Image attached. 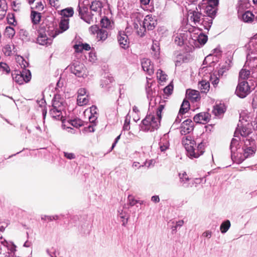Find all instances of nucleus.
Returning <instances> with one entry per match:
<instances>
[{
	"mask_svg": "<svg viewBox=\"0 0 257 257\" xmlns=\"http://www.w3.org/2000/svg\"><path fill=\"white\" fill-rule=\"evenodd\" d=\"M161 119L154 114L147 115L140 125L141 130L144 132H153L159 128Z\"/></svg>",
	"mask_w": 257,
	"mask_h": 257,
	"instance_id": "nucleus-3",
	"label": "nucleus"
},
{
	"mask_svg": "<svg viewBox=\"0 0 257 257\" xmlns=\"http://www.w3.org/2000/svg\"><path fill=\"white\" fill-rule=\"evenodd\" d=\"M118 212L119 217L122 219V225L125 226L127 223L128 220V218L126 217V213L123 212L122 210H118Z\"/></svg>",
	"mask_w": 257,
	"mask_h": 257,
	"instance_id": "nucleus-38",
	"label": "nucleus"
},
{
	"mask_svg": "<svg viewBox=\"0 0 257 257\" xmlns=\"http://www.w3.org/2000/svg\"><path fill=\"white\" fill-rule=\"evenodd\" d=\"M5 34L8 38L12 39L15 35V31L11 27H7L5 29Z\"/></svg>",
	"mask_w": 257,
	"mask_h": 257,
	"instance_id": "nucleus-39",
	"label": "nucleus"
},
{
	"mask_svg": "<svg viewBox=\"0 0 257 257\" xmlns=\"http://www.w3.org/2000/svg\"><path fill=\"white\" fill-rule=\"evenodd\" d=\"M17 59L18 61L19 62L21 68H24V70L25 69V68L28 66V62L26 61H25L22 57L18 56Z\"/></svg>",
	"mask_w": 257,
	"mask_h": 257,
	"instance_id": "nucleus-50",
	"label": "nucleus"
},
{
	"mask_svg": "<svg viewBox=\"0 0 257 257\" xmlns=\"http://www.w3.org/2000/svg\"><path fill=\"white\" fill-rule=\"evenodd\" d=\"M241 151H242L243 153L245 155L246 158H247V157L254 154L255 151V147H248L247 148H242Z\"/></svg>",
	"mask_w": 257,
	"mask_h": 257,
	"instance_id": "nucleus-32",
	"label": "nucleus"
},
{
	"mask_svg": "<svg viewBox=\"0 0 257 257\" xmlns=\"http://www.w3.org/2000/svg\"><path fill=\"white\" fill-rule=\"evenodd\" d=\"M151 49L154 52V55L155 57H157L159 55L160 48L157 41L153 42Z\"/></svg>",
	"mask_w": 257,
	"mask_h": 257,
	"instance_id": "nucleus-44",
	"label": "nucleus"
},
{
	"mask_svg": "<svg viewBox=\"0 0 257 257\" xmlns=\"http://www.w3.org/2000/svg\"><path fill=\"white\" fill-rule=\"evenodd\" d=\"M143 18V16L139 13H134L131 16L132 25L137 33L138 30H140L141 27L143 26L141 23Z\"/></svg>",
	"mask_w": 257,
	"mask_h": 257,
	"instance_id": "nucleus-14",
	"label": "nucleus"
},
{
	"mask_svg": "<svg viewBox=\"0 0 257 257\" xmlns=\"http://www.w3.org/2000/svg\"><path fill=\"white\" fill-rule=\"evenodd\" d=\"M175 42L178 45L181 46L183 44V39L180 35H177L175 37Z\"/></svg>",
	"mask_w": 257,
	"mask_h": 257,
	"instance_id": "nucleus-58",
	"label": "nucleus"
},
{
	"mask_svg": "<svg viewBox=\"0 0 257 257\" xmlns=\"http://www.w3.org/2000/svg\"><path fill=\"white\" fill-rule=\"evenodd\" d=\"M198 88L200 89L201 92L206 93L209 90L210 84L209 82L206 80H202L198 83Z\"/></svg>",
	"mask_w": 257,
	"mask_h": 257,
	"instance_id": "nucleus-28",
	"label": "nucleus"
},
{
	"mask_svg": "<svg viewBox=\"0 0 257 257\" xmlns=\"http://www.w3.org/2000/svg\"><path fill=\"white\" fill-rule=\"evenodd\" d=\"M100 25L102 28H108L110 26L111 22L107 18L104 17L100 21Z\"/></svg>",
	"mask_w": 257,
	"mask_h": 257,
	"instance_id": "nucleus-45",
	"label": "nucleus"
},
{
	"mask_svg": "<svg viewBox=\"0 0 257 257\" xmlns=\"http://www.w3.org/2000/svg\"><path fill=\"white\" fill-rule=\"evenodd\" d=\"M49 5L57 9L60 6V2L59 0H49Z\"/></svg>",
	"mask_w": 257,
	"mask_h": 257,
	"instance_id": "nucleus-59",
	"label": "nucleus"
},
{
	"mask_svg": "<svg viewBox=\"0 0 257 257\" xmlns=\"http://www.w3.org/2000/svg\"><path fill=\"white\" fill-rule=\"evenodd\" d=\"M63 119L64 122V124H65V125L63 126L62 124V126L64 128H65V127L68 128H70V126H69L70 125L76 127H78L84 125L83 121L80 119H75L67 121H65V119L64 118ZM61 123H62V122Z\"/></svg>",
	"mask_w": 257,
	"mask_h": 257,
	"instance_id": "nucleus-21",
	"label": "nucleus"
},
{
	"mask_svg": "<svg viewBox=\"0 0 257 257\" xmlns=\"http://www.w3.org/2000/svg\"><path fill=\"white\" fill-rule=\"evenodd\" d=\"M1 243L4 246H6L9 250L10 257H15V252L17 251L16 245L13 242H8L6 240L1 241Z\"/></svg>",
	"mask_w": 257,
	"mask_h": 257,
	"instance_id": "nucleus-20",
	"label": "nucleus"
},
{
	"mask_svg": "<svg viewBox=\"0 0 257 257\" xmlns=\"http://www.w3.org/2000/svg\"><path fill=\"white\" fill-rule=\"evenodd\" d=\"M143 70L151 76L154 72V66L151 60L148 58H143L141 61Z\"/></svg>",
	"mask_w": 257,
	"mask_h": 257,
	"instance_id": "nucleus-16",
	"label": "nucleus"
},
{
	"mask_svg": "<svg viewBox=\"0 0 257 257\" xmlns=\"http://www.w3.org/2000/svg\"><path fill=\"white\" fill-rule=\"evenodd\" d=\"M47 32L45 25L42 24L39 30V36L37 38V42L40 45H45L47 44L48 37L46 34Z\"/></svg>",
	"mask_w": 257,
	"mask_h": 257,
	"instance_id": "nucleus-13",
	"label": "nucleus"
},
{
	"mask_svg": "<svg viewBox=\"0 0 257 257\" xmlns=\"http://www.w3.org/2000/svg\"><path fill=\"white\" fill-rule=\"evenodd\" d=\"M117 40L120 47L124 49L129 47L130 41L128 36L124 32H119L117 36Z\"/></svg>",
	"mask_w": 257,
	"mask_h": 257,
	"instance_id": "nucleus-15",
	"label": "nucleus"
},
{
	"mask_svg": "<svg viewBox=\"0 0 257 257\" xmlns=\"http://www.w3.org/2000/svg\"><path fill=\"white\" fill-rule=\"evenodd\" d=\"M157 25V20L155 17L152 15L146 16L143 23V26L141 27L140 30H138V34L142 37L145 35L146 29L152 30Z\"/></svg>",
	"mask_w": 257,
	"mask_h": 257,
	"instance_id": "nucleus-5",
	"label": "nucleus"
},
{
	"mask_svg": "<svg viewBox=\"0 0 257 257\" xmlns=\"http://www.w3.org/2000/svg\"><path fill=\"white\" fill-rule=\"evenodd\" d=\"M180 182L183 183V185L185 187H188L186 185L188 181H189V177L186 172H184L182 173H179V174Z\"/></svg>",
	"mask_w": 257,
	"mask_h": 257,
	"instance_id": "nucleus-36",
	"label": "nucleus"
},
{
	"mask_svg": "<svg viewBox=\"0 0 257 257\" xmlns=\"http://www.w3.org/2000/svg\"><path fill=\"white\" fill-rule=\"evenodd\" d=\"M245 65L246 66H248L250 68H253L255 67V66L257 65V59L255 58H254L252 60V61L251 60H249L248 57H247V60L245 62Z\"/></svg>",
	"mask_w": 257,
	"mask_h": 257,
	"instance_id": "nucleus-49",
	"label": "nucleus"
},
{
	"mask_svg": "<svg viewBox=\"0 0 257 257\" xmlns=\"http://www.w3.org/2000/svg\"><path fill=\"white\" fill-rule=\"evenodd\" d=\"M173 90V86L171 84L168 85L164 89V92L165 94L167 95H170L172 93Z\"/></svg>",
	"mask_w": 257,
	"mask_h": 257,
	"instance_id": "nucleus-53",
	"label": "nucleus"
},
{
	"mask_svg": "<svg viewBox=\"0 0 257 257\" xmlns=\"http://www.w3.org/2000/svg\"><path fill=\"white\" fill-rule=\"evenodd\" d=\"M7 6L4 0H0V19H2L6 14Z\"/></svg>",
	"mask_w": 257,
	"mask_h": 257,
	"instance_id": "nucleus-37",
	"label": "nucleus"
},
{
	"mask_svg": "<svg viewBox=\"0 0 257 257\" xmlns=\"http://www.w3.org/2000/svg\"><path fill=\"white\" fill-rule=\"evenodd\" d=\"M225 107L223 104H216L214 106L213 113L216 116H220L224 113Z\"/></svg>",
	"mask_w": 257,
	"mask_h": 257,
	"instance_id": "nucleus-25",
	"label": "nucleus"
},
{
	"mask_svg": "<svg viewBox=\"0 0 257 257\" xmlns=\"http://www.w3.org/2000/svg\"><path fill=\"white\" fill-rule=\"evenodd\" d=\"M41 15L40 13L32 10L31 14V19L33 24H38L41 20Z\"/></svg>",
	"mask_w": 257,
	"mask_h": 257,
	"instance_id": "nucleus-29",
	"label": "nucleus"
},
{
	"mask_svg": "<svg viewBox=\"0 0 257 257\" xmlns=\"http://www.w3.org/2000/svg\"><path fill=\"white\" fill-rule=\"evenodd\" d=\"M218 4V0H202L200 4L201 10H204V12L210 18L213 19L216 15V7Z\"/></svg>",
	"mask_w": 257,
	"mask_h": 257,
	"instance_id": "nucleus-4",
	"label": "nucleus"
},
{
	"mask_svg": "<svg viewBox=\"0 0 257 257\" xmlns=\"http://www.w3.org/2000/svg\"><path fill=\"white\" fill-rule=\"evenodd\" d=\"M64 155L69 160L73 159L75 158V154L72 153L64 152Z\"/></svg>",
	"mask_w": 257,
	"mask_h": 257,
	"instance_id": "nucleus-61",
	"label": "nucleus"
},
{
	"mask_svg": "<svg viewBox=\"0 0 257 257\" xmlns=\"http://www.w3.org/2000/svg\"><path fill=\"white\" fill-rule=\"evenodd\" d=\"M13 80L19 84H23L24 82H28L31 79V73L29 70H23L22 72L16 71L12 73Z\"/></svg>",
	"mask_w": 257,
	"mask_h": 257,
	"instance_id": "nucleus-7",
	"label": "nucleus"
},
{
	"mask_svg": "<svg viewBox=\"0 0 257 257\" xmlns=\"http://www.w3.org/2000/svg\"><path fill=\"white\" fill-rule=\"evenodd\" d=\"M183 114H184L179 112V113H178L175 121L174 122V123L172 125V127H174V128H175L177 126V125L179 124V123L181 122V121L183 118Z\"/></svg>",
	"mask_w": 257,
	"mask_h": 257,
	"instance_id": "nucleus-51",
	"label": "nucleus"
},
{
	"mask_svg": "<svg viewBox=\"0 0 257 257\" xmlns=\"http://www.w3.org/2000/svg\"><path fill=\"white\" fill-rule=\"evenodd\" d=\"M12 47H14V45H7L3 48V52L5 55L10 56L12 54Z\"/></svg>",
	"mask_w": 257,
	"mask_h": 257,
	"instance_id": "nucleus-48",
	"label": "nucleus"
},
{
	"mask_svg": "<svg viewBox=\"0 0 257 257\" xmlns=\"http://www.w3.org/2000/svg\"><path fill=\"white\" fill-rule=\"evenodd\" d=\"M74 11L71 7L67 8L61 11V15L66 18L72 17Z\"/></svg>",
	"mask_w": 257,
	"mask_h": 257,
	"instance_id": "nucleus-34",
	"label": "nucleus"
},
{
	"mask_svg": "<svg viewBox=\"0 0 257 257\" xmlns=\"http://www.w3.org/2000/svg\"><path fill=\"white\" fill-rule=\"evenodd\" d=\"M247 125H248L249 123L243 124V122L240 119L234 132V136L238 137L240 135L242 137H247L251 133V129Z\"/></svg>",
	"mask_w": 257,
	"mask_h": 257,
	"instance_id": "nucleus-10",
	"label": "nucleus"
},
{
	"mask_svg": "<svg viewBox=\"0 0 257 257\" xmlns=\"http://www.w3.org/2000/svg\"><path fill=\"white\" fill-rule=\"evenodd\" d=\"M96 37L98 40L104 41L107 38V32L104 29H100Z\"/></svg>",
	"mask_w": 257,
	"mask_h": 257,
	"instance_id": "nucleus-35",
	"label": "nucleus"
},
{
	"mask_svg": "<svg viewBox=\"0 0 257 257\" xmlns=\"http://www.w3.org/2000/svg\"><path fill=\"white\" fill-rule=\"evenodd\" d=\"M193 129V122L191 119H187L182 123L180 127V133L182 135H185L191 133Z\"/></svg>",
	"mask_w": 257,
	"mask_h": 257,
	"instance_id": "nucleus-12",
	"label": "nucleus"
},
{
	"mask_svg": "<svg viewBox=\"0 0 257 257\" xmlns=\"http://www.w3.org/2000/svg\"><path fill=\"white\" fill-rule=\"evenodd\" d=\"M238 145V141L236 139H232L230 143L231 152H234L237 151V146Z\"/></svg>",
	"mask_w": 257,
	"mask_h": 257,
	"instance_id": "nucleus-43",
	"label": "nucleus"
},
{
	"mask_svg": "<svg viewBox=\"0 0 257 257\" xmlns=\"http://www.w3.org/2000/svg\"><path fill=\"white\" fill-rule=\"evenodd\" d=\"M70 70L71 73L77 77L85 78L87 76L86 68L83 64L78 62L73 63L70 66Z\"/></svg>",
	"mask_w": 257,
	"mask_h": 257,
	"instance_id": "nucleus-9",
	"label": "nucleus"
},
{
	"mask_svg": "<svg viewBox=\"0 0 257 257\" xmlns=\"http://www.w3.org/2000/svg\"><path fill=\"white\" fill-rule=\"evenodd\" d=\"M83 113L85 117L88 118L90 123H95L98 117L97 108L95 106L92 105L89 109H85Z\"/></svg>",
	"mask_w": 257,
	"mask_h": 257,
	"instance_id": "nucleus-11",
	"label": "nucleus"
},
{
	"mask_svg": "<svg viewBox=\"0 0 257 257\" xmlns=\"http://www.w3.org/2000/svg\"><path fill=\"white\" fill-rule=\"evenodd\" d=\"M211 80L212 81V85L214 87H216L217 85V84H218L219 81V79L215 76H214V77L211 76Z\"/></svg>",
	"mask_w": 257,
	"mask_h": 257,
	"instance_id": "nucleus-64",
	"label": "nucleus"
},
{
	"mask_svg": "<svg viewBox=\"0 0 257 257\" xmlns=\"http://www.w3.org/2000/svg\"><path fill=\"white\" fill-rule=\"evenodd\" d=\"M243 141L244 143V145L243 148H247L248 147H255V141L254 140L246 138L245 139L243 140Z\"/></svg>",
	"mask_w": 257,
	"mask_h": 257,
	"instance_id": "nucleus-42",
	"label": "nucleus"
},
{
	"mask_svg": "<svg viewBox=\"0 0 257 257\" xmlns=\"http://www.w3.org/2000/svg\"><path fill=\"white\" fill-rule=\"evenodd\" d=\"M63 99L58 94H56L52 101V108L50 109L49 113L52 118L60 120L63 126L64 119L62 115L61 110L63 108Z\"/></svg>",
	"mask_w": 257,
	"mask_h": 257,
	"instance_id": "nucleus-2",
	"label": "nucleus"
},
{
	"mask_svg": "<svg viewBox=\"0 0 257 257\" xmlns=\"http://www.w3.org/2000/svg\"><path fill=\"white\" fill-rule=\"evenodd\" d=\"M164 108V106L163 104L159 105V106H158V107L157 108L156 113L154 114L156 116H157L158 117L159 116V118L161 119V117H162L161 113H162V111Z\"/></svg>",
	"mask_w": 257,
	"mask_h": 257,
	"instance_id": "nucleus-56",
	"label": "nucleus"
},
{
	"mask_svg": "<svg viewBox=\"0 0 257 257\" xmlns=\"http://www.w3.org/2000/svg\"><path fill=\"white\" fill-rule=\"evenodd\" d=\"M128 203L131 206H134L138 203V201L136 200L133 196L129 195L128 197Z\"/></svg>",
	"mask_w": 257,
	"mask_h": 257,
	"instance_id": "nucleus-60",
	"label": "nucleus"
},
{
	"mask_svg": "<svg viewBox=\"0 0 257 257\" xmlns=\"http://www.w3.org/2000/svg\"><path fill=\"white\" fill-rule=\"evenodd\" d=\"M212 19L206 16H203L202 18V20L200 22V24L206 30H209L211 26L212 23Z\"/></svg>",
	"mask_w": 257,
	"mask_h": 257,
	"instance_id": "nucleus-26",
	"label": "nucleus"
},
{
	"mask_svg": "<svg viewBox=\"0 0 257 257\" xmlns=\"http://www.w3.org/2000/svg\"><path fill=\"white\" fill-rule=\"evenodd\" d=\"M168 138L169 136L167 134H165L163 137L161 138L159 143V147L161 152H165L169 149L170 144Z\"/></svg>",
	"mask_w": 257,
	"mask_h": 257,
	"instance_id": "nucleus-22",
	"label": "nucleus"
},
{
	"mask_svg": "<svg viewBox=\"0 0 257 257\" xmlns=\"http://www.w3.org/2000/svg\"><path fill=\"white\" fill-rule=\"evenodd\" d=\"M184 224V221L182 220L176 222V225L172 227L173 231H176L178 227L182 226Z\"/></svg>",
	"mask_w": 257,
	"mask_h": 257,
	"instance_id": "nucleus-62",
	"label": "nucleus"
},
{
	"mask_svg": "<svg viewBox=\"0 0 257 257\" xmlns=\"http://www.w3.org/2000/svg\"><path fill=\"white\" fill-rule=\"evenodd\" d=\"M231 224L229 220L223 221L220 225V230L222 233H226L230 227Z\"/></svg>",
	"mask_w": 257,
	"mask_h": 257,
	"instance_id": "nucleus-33",
	"label": "nucleus"
},
{
	"mask_svg": "<svg viewBox=\"0 0 257 257\" xmlns=\"http://www.w3.org/2000/svg\"><path fill=\"white\" fill-rule=\"evenodd\" d=\"M210 114L207 112H201L195 115L194 120L196 123H206L210 119Z\"/></svg>",
	"mask_w": 257,
	"mask_h": 257,
	"instance_id": "nucleus-18",
	"label": "nucleus"
},
{
	"mask_svg": "<svg viewBox=\"0 0 257 257\" xmlns=\"http://www.w3.org/2000/svg\"><path fill=\"white\" fill-rule=\"evenodd\" d=\"M182 142L187 152V155L190 158H198L204 152L205 143L202 142L196 147V142L190 136L184 137Z\"/></svg>",
	"mask_w": 257,
	"mask_h": 257,
	"instance_id": "nucleus-1",
	"label": "nucleus"
},
{
	"mask_svg": "<svg viewBox=\"0 0 257 257\" xmlns=\"http://www.w3.org/2000/svg\"><path fill=\"white\" fill-rule=\"evenodd\" d=\"M251 91L250 87L248 82L244 80H239L238 84L236 87L235 93L240 98H244Z\"/></svg>",
	"mask_w": 257,
	"mask_h": 257,
	"instance_id": "nucleus-8",
	"label": "nucleus"
},
{
	"mask_svg": "<svg viewBox=\"0 0 257 257\" xmlns=\"http://www.w3.org/2000/svg\"><path fill=\"white\" fill-rule=\"evenodd\" d=\"M186 95L188 99L192 101H197L199 99V93L195 90L188 89Z\"/></svg>",
	"mask_w": 257,
	"mask_h": 257,
	"instance_id": "nucleus-24",
	"label": "nucleus"
},
{
	"mask_svg": "<svg viewBox=\"0 0 257 257\" xmlns=\"http://www.w3.org/2000/svg\"><path fill=\"white\" fill-rule=\"evenodd\" d=\"M8 22L9 24L13 25H15L16 22L15 19V17L13 14L9 15L8 16Z\"/></svg>",
	"mask_w": 257,
	"mask_h": 257,
	"instance_id": "nucleus-57",
	"label": "nucleus"
},
{
	"mask_svg": "<svg viewBox=\"0 0 257 257\" xmlns=\"http://www.w3.org/2000/svg\"><path fill=\"white\" fill-rule=\"evenodd\" d=\"M0 68L3 71L6 72L7 73H9L10 71L9 66L5 63H0Z\"/></svg>",
	"mask_w": 257,
	"mask_h": 257,
	"instance_id": "nucleus-55",
	"label": "nucleus"
},
{
	"mask_svg": "<svg viewBox=\"0 0 257 257\" xmlns=\"http://www.w3.org/2000/svg\"><path fill=\"white\" fill-rule=\"evenodd\" d=\"M195 41V45L196 47H200L204 45L207 41V36L202 34L201 33L197 36L195 39H193Z\"/></svg>",
	"mask_w": 257,
	"mask_h": 257,
	"instance_id": "nucleus-23",
	"label": "nucleus"
},
{
	"mask_svg": "<svg viewBox=\"0 0 257 257\" xmlns=\"http://www.w3.org/2000/svg\"><path fill=\"white\" fill-rule=\"evenodd\" d=\"M102 7V4L99 1H94L91 3L90 9L94 12H100Z\"/></svg>",
	"mask_w": 257,
	"mask_h": 257,
	"instance_id": "nucleus-30",
	"label": "nucleus"
},
{
	"mask_svg": "<svg viewBox=\"0 0 257 257\" xmlns=\"http://www.w3.org/2000/svg\"><path fill=\"white\" fill-rule=\"evenodd\" d=\"M190 107V103L189 101L187 100H184L181 106L179 112L184 114L186 113Z\"/></svg>",
	"mask_w": 257,
	"mask_h": 257,
	"instance_id": "nucleus-40",
	"label": "nucleus"
},
{
	"mask_svg": "<svg viewBox=\"0 0 257 257\" xmlns=\"http://www.w3.org/2000/svg\"><path fill=\"white\" fill-rule=\"evenodd\" d=\"M99 30H100V29L97 25H93V26H92L91 27H90L89 32H90V33L91 34H93V35L96 34L97 35V33L98 32Z\"/></svg>",
	"mask_w": 257,
	"mask_h": 257,
	"instance_id": "nucleus-54",
	"label": "nucleus"
},
{
	"mask_svg": "<svg viewBox=\"0 0 257 257\" xmlns=\"http://www.w3.org/2000/svg\"><path fill=\"white\" fill-rule=\"evenodd\" d=\"M237 151V152L234 151L231 153V158L234 162L237 164H240L246 159V157L241 150Z\"/></svg>",
	"mask_w": 257,
	"mask_h": 257,
	"instance_id": "nucleus-19",
	"label": "nucleus"
},
{
	"mask_svg": "<svg viewBox=\"0 0 257 257\" xmlns=\"http://www.w3.org/2000/svg\"><path fill=\"white\" fill-rule=\"evenodd\" d=\"M44 8V4L40 1H37L35 3V5L31 7L32 9H36L38 11H42Z\"/></svg>",
	"mask_w": 257,
	"mask_h": 257,
	"instance_id": "nucleus-47",
	"label": "nucleus"
},
{
	"mask_svg": "<svg viewBox=\"0 0 257 257\" xmlns=\"http://www.w3.org/2000/svg\"><path fill=\"white\" fill-rule=\"evenodd\" d=\"M68 21V19H64L63 20H61L59 24V28L61 30H57L55 31L54 34L52 33L51 34H49V36L51 35L53 37V38H54L57 35L66 31L69 28Z\"/></svg>",
	"mask_w": 257,
	"mask_h": 257,
	"instance_id": "nucleus-17",
	"label": "nucleus"
},
{
	"mask_svg": "<svg viewBox=\"0 0 257 257\" xmlns=\"http://www.w3.org/2000/svg\"><path fill=\"white\" fill-rule=\"evenodd\" d=\"M89 96H77V102L78 105L83 106L88 103Z\"/></svg>",
	"mask_w": 257,
	"mask_h": 257,
	"instance_id": "nucleus-31",
	"label": "nucleus"
},
{
	"mask_svg": "<svg viewBox=\"0 0 257 257\" xmlns=\"http://www.w3.org/2000/svg\"><path fill=\"white\" fill-rule=\"evenodd\" d=\"M250 75V71L245 69H242L239 72V79H247Z\"/></svg>",
	"mask_w": 257,
	"mask_h": 257,
	"instance_id": "nucleus-41",
	"label": "nucleus"
},
{
	"mask_svg": "<svg viewBox=\"0 0 257 257\" xmlns=\"http://www.w3.org/2000/svg\"><path fill=\"white\" fill-rule=\"evenodd\" d=\"M89 60L92 62H94L96 60V56L93 52H90L89 54Z\"/></svg>",
	"mask_w": 257,
	"mask_h": 257,
	"instance_id": "nucleus-63",
	"label": "nucleus"
},
{
	"mask_svg": "<svg viewBox=\"0 0 257 257\" xmlns=\"http://www.w3.org/2000/svg\"><path fill=\"white\" fill-rule=\"evenodd\" d=\"M254 18L253 14L250 11H246L243 13L241 17V20L245 23H251Z\"/></svg>",
	"mask_w": 257,
	"mask_h": 257,
	"instance_id": "nucleus-27",
	"label": "nucleus"
},
{
	"mask_svg": "<svg viewBox=\"0 0 257 257\" xmlns=\"http://www.w3.org/2000/svg\"><path fill=\"white\" fill-rule=\"evenodd\" d=\"M203 16L201 12L200 4L198 5L195 10H190L188 12L187 21L190 25H200Z\"/></svg>",
	"mask_w": 257,
	"mask_h": 257,
	"instance_id": "nucleus-6",
	"label": "nucleus"
},
{
	"mask_svg": "<svg viewBox=\"0 0 257 257\" xmlns=\"http://www.w3.org/2000/svg\"><path fill=\"white\" fill-rule=\"evenodd\" d=\"M89 93L85 88H80L78 90L77 96H88Z\"/></svg>",
	"mask_w": 257,
	"mask_h": 257,
	"instance_id": "nucleus-52",
	"label": "nucleus"
},
{
	"mask_svg": "<svg viewBox=\"0 0 257 257\" xmlns=\"http://www.w3.org/2000/svg\"><path fill=\"white\" fill-rule=\"evenodd\" d=\"M167 75L161 69H159L157 72V77L158 79L161 81H164L166 79Z\"/></svg>",
	"mask_w": 257,
	"mask_h": 257,
	"instance_id": "nucleus-46",
	"label": "nucleus"
}]
</instances>
